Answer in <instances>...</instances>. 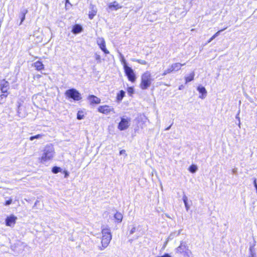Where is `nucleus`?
<instances>
[{
  "label": "nucleus",
  "mask_w": 257,
  "mask_h": 257,
  "mask_svg": "<svg viewBox=\"0 0 257 257\" xmlns=\"http://www.w3.org/2000/svg\"><path fill=\"white\" fill-rule=\"evenodd\" d=\"M55 156V151L53 147L49 145L45 147L42 156L40 158L41 162L43 164H46L52 160Z\"/></svg>",
  "instance_id": "f257e3e1"
},
{
  "label": "nucleus",
  "mask_w": 257,
  "mask_h": 257,
  "mask_svg": "<svg viewBox=\"0 0 257 257\" xmlns=\"http://www.w3.org/2000/svg\"><path fill=\"white\" fill-rule=\"evenodd\" d=\"M101 232L102 235L101 241V245L98 247L100 250H103L106 248L112 238L110 230L109 228H103Z\"/></svg>",
  "instance_id": "f03ea898"
},
{
  "label": "nucleus",
  "mask_w": 257,
  "mask_h": 257,
  "mask_svg": "<svg viewBox=\"0 0 257 257\" xmlns=\"http://www.w3.org/2000/svg\"><path fill=\"white\" fill-rule=\"evenodd\" d=\"M154 79L152 78L151 74L149 71H146L141 76V83L140 87L142 89H146L151 85Z\"/></svg>",
  "instance_id": "7ed1b4c3"
},
{
  "label": "nucleus",
  "mask_w": 257,
  "mask_h": 257,
  "mask_svg": "<svg viewBox=\"0 0 257 257\" xmlns=\"http://www.w3.org/2000/svg\"><path fill=\"white\" fill-rule=\"evenodd\" d=\"M65 95L74 100H79L81 99L80 93L74 88L67 90L65 92Z\"/></svg>",
  "instance_id": "20e7f679"
},
{
  "label": "nucleus",
  "mask_w": 257,
  "mask_h": 257,
  "mask_svg": "<svg viewBox=\"0 0 257 257\" xmlns=\"http://www.w3.org/2000/svg\"><path fill=\"white\" fill-rule=\"evenodd\" d=\"M124 70L128 79L132 82H135L136 77L133 69L128 66H124Z\"/></svg>",
  "instance_id": "39448f33"
},
{
  "label": "nucleus",
  "mask_w": 257,
  "mask_h": 257,
  "mask_svg": "<svg viewBox=\"0 0 257 257\" xmlns=\"http://www.w3.org/2000/svg\"><path fill=\"white\" fill-rule=\"evenodd\" d=\"M130 118H121V120L118 125V128L120 131H123L127 129L130 126Z\"/></svg>",
  "instance_id": "423d86ee"
},
{
  "label": "nucleus",
  "mask_w": 257,
  "mask_h": 257,
  "mask_svg": "<svg viewBox=\"0 0 257 257\" xmlns=\"http://www.w3.org/2000/svg\"><path fill=\"white\" fill-rule=\"evenodd\" d=\"M98 111L104 114H108L111 112L114 113V108L106 105L100 106L98 108Z\"/></svg>",
  "instance_id": "0eeeda50"
},
{
  "label": "nucleus",
  "mask_w": 257,
  "mask_h": 257,
  "mask_svg": "<svg viewBox=\"0 0 257 257\" xmlns=\"http://www.w3.org/2000/svg\"><path fill=\"white\" fill-rule=\"evenodd\" d=\"M17 217L14 215H11L6 219V225L8 226H14L16 223Z\"/></svg>",
  "instance_id": "6e6552de"
},
{
  "label": "nucleus",
  "mask_w": 257,
  "mask_h": 257,
  "mask_svg": "<svg viewBox=\"0 0 257 257\" xmlns=\"http://www.w3.org/2000/svg\"><path fill=\"white\" fill-rule=\"evenodd\" d=\"M97 43L99 46V48L105 54H108L109 51L105 48V43L104 40L102 38H98L97 39Z\"/></svg>",
  "instance_id": "1a4fd4ad"
},
{
  "label": "nucleus",
  "mask_w": 257,
  "mask_h": 257,
  "mask_svg": "<svg viewBox=\"0 0 257 257\" xmlns=\"http://www.w3.org/2000/svg\"><path fill=\"white\" fill-rule=\"evenodd\" d=\"M0 88L3 93L7 92L9 89V83L5 79H3L0 82Z\"/></svg>",
  "instance_id": "9d476101"
},
{
  "label": "nucleus",
  "mask_w": 257,
  "mask_h": 257,
  "mask_svg": "<svg viewBox=\"0 0 257 257\" xmlns=\"http://www.w3.org/2000/svg\"><path fill=\"white\" fill-rule=\"evenodd\" d=\"M188 248V246L183 241H181L180 245L175 249L177 253H183Z\"/></svg>",
  "instance_id": "9b49d317"
},
{
  "label": "nucleus",
  "mask_w": 257,
  "mask_h": 257,
  "mask_svg": "<svg viewBox=\"0 0 257 257\" xmlns=\"http://www.w3.org/2000/svg\"><path fill=\"white\" fill-rule=\"evenodd\" d=\"M90 11L89 12V18L90 20H92L94 16L96 15L97 13V9L95 6L93 5H90L89 8Z\"/></svg>",
  "instance_id": "f8f14e48"
},
{
  "label": "nucleus",
  "mask_w": 257,
  "mask_h": 257,
  "mask_svg": "<svg viewBox=\"0 0 257 257\" xmlns=\"http://www.w3.org/2000/svg\"><path fill=\"white\" fill-rule=\"evenodd\" d=\"M122 6H120L116 2H113L109 4L108 8L111 10H117L121 8Z\"/></svg>",
  "instance_id": "ddd939ff"
},
{
  "label": "nucleus",
  "mask_w": 257,
  "mask_h": 257,
  "mask_svg": "<svg viewBox=\"0 0 257 257\" xmlns=\"http://www.w3.org/2000/svg\"><path fill=\"white\" fill-rule=\"evenodd\" d=\"M88 99L91 104H99L100 102V98L93 95L89 96Z\"/></svg>",
  "instance_id": "4468645a"
},
{
  "label": "nucleus",
  "mask_w": 257,
  "mask_h": 257,
  "mask_svg": "<svg viewBox=\"0 0 257 257\" xmlns=\"http://www.w3.org/2000/svg\"><path fill=\"white\" fill-rule=\"evenodd\" d=\"M185 63L181 64L180 63H175L171 65L173 71H178L181 69V67L184 66Z\"/></svg>",
  "instance_id": "2eb2a0df"
},
{
  "label": "nucleus",
  "mask_w": 257,
  "mask_h": 257,
  "mask_svg": "<svg viewBox=\"0 0 257 257\" xmlns=\"http://www.w3.org/2000/svg\"><path fill=\"white\" fill-rule=\"evenodd\" d=\"M197 90L200 93H202V95L200 96V98H201V99H204L205 96L206 95L207 93V91L205 87L203 86H198L197 88Z\"/></svg>",
  "instance_id": "dca6fc26"
},
{
  "label": "nucleus",
  "mask_w": 257,
  "mask_h": 257,
  "mask_svg": "<svg viewBox=\"0 0 257 257\" xmlns=\"http://www.w3.org/2000/svg\"><path fill=\"white\" fill-rule=\"evenodd\" d=\"M28 13V10L26 9H24L21 10L20 14V17L21 18V23L20 24H21L25 20V16Z\"/></svg>",
  "instance_id": "f3484780"
},
{
  "label": "nucleus",
  "mask_w": 257,
  "mask_h": 257,
  "mask_svg": "<svg viewBox=\"0 0 257 257\" xmlns=\"http://www.w3.org/2000/svg\"><path fill=\"white\" fill-rule=\"evenodd\" d=\"M82 30V28L81 26L79 25H75L72 30V32L74 34H78L80 32H81Z\"/></svg>",
  "instance_id": "a211bd4d"
},
{
  "label": "nucleus",
  "mask_w": 257,
  "mask_h": 257,
  "mask_svg": "<svg viewBox=\"0 0 257 257\" xmlns=\"http://www.w3.org/2000/svg\"><path fill=\"white\" fill-rule=\"evenodd\" d=\"M181 231L182 230H179L178 231L172 232L167 238L170 240L173 239L175 236H178L181 233Z\"/></svg>",
  "instance_id": "6ab92c4d"
},
{
  "label": "nucleus",
  "mask_w": 257,
  "mask_h": 257,
  "mask_svg": "<svg viewBox=\"0 0 257 257\" xmlns=\"http://www.w3.org/2000/svg\"><path fill=\"white\" fill-rule=\"evenodd\" d=\"M34 66L38 70H41L44 69V65L40 61H37L34 63Z\"/></svg>",
  "instance_id": "aec40b11"
},
{
  "label": "nucleus",
  "mask_w": 257,
  "mask_h": 257,
  "mask_svg": "<svg viewBox=\"0 0 257 257\" xmlns=\"http://www.w3.org/2000/svg\"><path fill=\"white\" fill-rule=\"evenodd\" d=\"M114 217L118 222H120L122 221L123 217L122 214L119 212H116L114 214Z\"/></svg>",
  "instance_id": "412c9836"
},
{
  "label": "nucleus",
  "mask_w": 257,
  "mask_h": 257,
  "mask_svg": "<svg viewBox=\"0 0 257 257\" xmlns=\"http://www.w3.org/2000/svg\"><path fill=\"white\" fill-rule=\"evenodd\" d=\"M226 29V28H225L224 29L220 30L218 31V32H217L214 35H213L210 38V39L208 41V43L211 42L214 39H215L216 37H217L220 34V32H221L222 31H223V30H224Z\"/></svg>",
  "instance_id": "4be33fe9"
},
{
  "label": "nucleus",
  "mask_w": 257,
  "mask_h": 257,
  "mask_svg": "<svg viewBox=\"0 0 257 257\" xmlns=\"http://www.w3.org/2000/svg\"><path fill=\"white\" fill-rule=\"evenodd\" d=\"M125 92L123 90H121L119 91V93L117 95V99L118 101H121L123 97L124 96Z\"/></svg>",
  "instance_id": "5701e85b"
},
{
  "label": "nucleus",
  "mask_w": 257,
  "mask_h": 257,
  "mask_svg": "<svg viewBox=\"0 0 257 257\" xmlns=\"http://www.w3.org/2000/svg\"><path fill=\"white\" fill-rule=\"evenodd\" d=\"M197 167L196 165H192L191 166H190V167H189V170L190 172L192 173H194L196 172V171L197 170Z\"/></svg>",
  "instance_id": "b1692460"
},
{
  "label": "nucleus",
  "mask_w": 257,
  "mask_h": 257,
  "mask_svg": "<svg viewBox=\"0 0 257 257\" xmlns=\"http://www.w3.org/2000/svg\"><path fill=\"white\" fill-rule=\"evenodd\" d=\"M187 200H188V199H187V196L186 195H184L183 197V200L184 203L185 208H186V210L188 211L189 209V206L187 203Z\"/></svg>",
  "instance_id": "393cba45"
},
{
  "label": "nucleus",
  "mask_w": 257,
  "mask_h": 257,
  "mask_svg": "<svg viewBox=\"0 0 257 257\" xmlns=\"http://www.w3.org/2000/svg\"><path fill=\"white\" fill-rule=\"evenodd\" d=\"M194 77V74L192 73L189 75V76L185 78L186 83L189 82L193 80Z\"/></svg>",
  "instance_id": "a878e982"
},
{
  "label": "nucleus",
  "mask_w": 257,
  "mask_h": 257,
  "mask_svg": "<svg viewBox=\"0 0 257 257\" xmlns=\"http://www.w3.org/2000/svg\"><path fill=\"white\" fill-rule=\"evenodd\" d=\"M173 72V70L172 68L171 65L166 70H165L164 72L162 74L163 76H165L167 74L170 73L171 72Z\"/></svg>",
  "instance_id": "bb28decb"
},
{
  "label": "nucleus",
  "mask_w": 257,
  "mask_h": 257,
  "mask_svg": "<svg viewBox=\"0 0 257 257\" xmlns=\"http://www.w3.org/2000/svg\"><path fill=\"white\" fill-rule=\"evenodd\" d=\"M44 136L43 134H39L34 136H32L30 138V141H33L34 139H39L42 138Z\"/></svg>",
  "instance_id": "cd10ccee"
},
{
  "label": "nucleus",
  "mask_w": 257,
  "mask_h": 257,
  "mask_svg": "<svg viewBox=\"0 0 257 257\" xmlns=\"http://www.w3.org/2000/svg\"><path fill=\"white\" fill-rule=\"evenodd\" d=\"M84 117L83 112L82 111H79L77 113V118L79 120L83 119Z\"/></svg>",
  "instance_id": "c85d7f7f"
},
{
  "label": "nucleus",
  "mask_w": 257,
  "mask_h": 257,
  "mask_svg": "<svg viewBox=\"0 0 257 257\" xmlns=\"http://www.w3.org/2000/svg\"><path fill=\"white\" fill-rule=\"evenodd\" d=\"M133 61H136L138 62L139 64H141L142 65H146L147 64V62L145 60H141V59H133Z\"/></svg>",
  "instance_id": "c756f323"
},
{
  "label": "nucleus",
  "mask_w": 257,
  "mask_h": 257,
  "mask_svg": "<svg viewBox=\"0 0 257 257\" xmlns=\"http://www.w3.org/2000/svg\"><path fill=\"white\" fill-rule=\"evenodd\" d=\"M183 253L184 257H190L191 252L189 249H187Z\"/></svg>",
  "instance_id": "7c9ffc66"
},
{
  "label": "nucleus",
  "mask_w": 257,
  "mask_h": 257,
  "mask_svg": "<svg viewBox=\"0 0 257 257\" xmlns=\"http://www.w3.org/2000/svg\"><path fill=\"white\" fill-rule=\"evenodd\" d=\"M60 170H61L60 168L58 167H54L52 168V171L53 173L56 174V173H58V172H59L60 171Z\"/></svg>",
  "instance_id": "2f4dec72"
},
{
  "label": "nucleus",
  "mask_w": 257,
  "mask_h": 257,
  "mask_svg": "<svg viewBox=\"0 0 257 257\" xmlns=\"http://www.w3.org/2000/svg\"><path fill=\"white\" fill-rule=\"evenodd\" d=\"M121 62L123 64V68L124 69V66H127L125 59H124V57L121 54Z\"/></svg>",
  "instance_id": "473e14b6"
},
{
  "label": "nucleus",
  "mask_w": 257,
  "mask_h": 257,
  "mask_svg": "<svg viewBox=\"0 0 257 257\" xmlns=\"http://www.w3.org/2000/svg\"><path fill=\"white\" fill-rule=\"evenodd\" d=\"M0 99V103L2 104L4 102L5 100H3L4 98H6L7 97V95H5V94H1Z\"/></svg>",
  "instance_id": "72a5a7b5"
},
{
  "label": "nucleus",
  "mask_w": 257,
  "mask_h": 257,
  "mask_svg": "<svg viewBox=\"0 0 257 257\" xmlns=\"http://www.w3.org/2000/svg\"><path fill=\"white\" fill-rule=\"evenodd\" d=\"M12 203V199L10 198L9 200H7L5 205L6 206H8L9 205H10L11 203Z\"/></svg>",
  "instance_id": "f704fd0d"
},
{
  "label": "nucleus",
  "mask_w": 257,
  "mask_h": 257,
  "mask_svg": "<svg viewBox=\"0 0 257 257\" xmlns=\"http://www.w3.org/2000/svg\"><path fill=\"white\" fill-rule=\"evenodd\" d=\"M136 230V227L134 226L130 230V234H133L135 232Z\"/></svg>",
  "instance_id": "c9c22d12"
},
{
  "label": "nucleus",
  "mask_w": 257,
  "mask_h": 257,
  "mask_svg": "<svg viewBox=\"0 0 257 257\" xmlns=\"http://www.w3.org/2000/svg\"><path fill=\"white\" fill-rule=\"evenodd\" d=\"M95 59H96V60H98V61H99L100 62V56L99 55H98V54H95Z\"/></svg>",
  "instance_id": "e433bc0d"
},
{
  "label": "nucleus",
  "mask_w": 257,
  "mask_h": 257,
  "mask_svg": "<svg viewBox=\"0 0 257 257\" xmlns=\"http://www.w3.org/2000/svg\"><path fill=\"white\" fill-rule=\"evenodd\" d=\"M170 240H169L168 238H167V240H166V241L165 242L164 244V245L163 246V248H165L167 245V244H168V241H169Z\"/></svg>",
  "instance_id": "4c0bfd02"
},
{
  "label": "nucleus",
  "mask_w": 257,
  "mask_h": 257,
  "mask_svg": "<svg viewBox=\"0 0 257 257\" xmlns=\"http://www.w3.org/2000/svg\"><path fill=\"white\" fill-rule=\"evenodd\" d=\"M128 92L129 93H132L133 92V88L132 87H129L128 89Z\"/></svg>",
  "instance_id": "58836bf2"
},
{
  "label": "nucleus",
  "mask_w": 257,
  "mask_h": 257,
  "mask_svg": "<svg viewBox=\"0 0 257 257\" xmlns=\"http://www.w3.org/2000/svg\"><path fill=\"white\" fill-rule=\"evenodd\" d=\"M250 251L251 252V254L249 257H254V253L253 252L251 248H250Z\"/></svg>",
  "instance_id": "ea45409f"
},
{
  "label": "nucleus",
  "mask_w": 257,
  "mask_h": 257,
  "mask_svg": "<svg viewBox=\"0 0 257 257\" xmlns=\"http://www.w3.org/2000/svg\"><path fill=\"white\" fill-rule=\"evenodd\" d=\"M119 154L121 155H123V154H125V151L124 150H121L120 152H119Z\"/></svg>",
  "instance_id": "a19ab883"
},
{
  "label": "nucleus",
  "mask_w": 257,
  "mask_h": 257,
  "mask_svg": "<svg viewBox=\"0 0 257 257\" xmlns=\"http://www.w3.org/2000/svg\"><path fill=\"white\" fill-rule=\"evenodd\" d=\"M239 113V111L238 112V114L236 115V118L238 119V121H239V126H240V118H239V117L238 116Z\"/></svg>",
  "instance_id": "79ce46f5"
},
{
  "label": "nucleus",
  "mask_w": 257,
  "mask_h": 257,
  "mask_svg": "<svg viewBox=\"0 0 257 257\" xmlns=\"http://www.w3.org/2000/svg\"><path fill=\"white\" fill-rule=\"evenodd\" d=\"M69 4V5H71V4L70 3L69 0H66V4H65V7H66L67 6V5Z\"/></svg>",
  "instance_id": "37998d69"
},
{
  "label": "nucleus",
  "mask_w": 257,
  "mask_h": 257,
  "mask_svg": "<svg viewBox=\"0 0 257 257\" xmlns=\"http://www.w3.org/2000/svg\"><path fill=\"white\" fill-rule=\"evenodd\" d=\"M68 175H69L68 173L67 172H66L65 173V178H67Z\"/></svg>",
  "instance_id": "c03bdc74"
},
{
  "label": "nucleus",
  "mask_w": 257,
  "mask_h": 257,
  "mask_svg": "<svg viewBox=\"0 0 257 257\" xmlns=\"http://www.w3.org/2000/svg\"><path fill=\"white\" fill-rule=\"evenodd\" d=\"M171 126V125H170V126H169L167 127L165 129V130H166V131H168V130H169Z\"/></svg>",
  "instance_id": "a18cd8bd"
},
{
  "label": "nucleus",
  "mask_w": 257,
  "mask_h": 257,
  "mask_svg": "<svg viewBox=\"0 0 257 257\" xmlns=\"http://www.w3.org/2000/svg\"><path fill=\"white\" fill-rule=\"evenodd\" d=\"M37 201H36V202H35V206H36V205H37Z\"/></svg>",
  "instance_id": "49530a36"
},
{
  "label": "nucleus",
  "mask_w": 257,
  "mask_h": 257,
  "mask_svg": "<svg viewBox=\"0 0 257 257\" xmlns=\"http://www.w3.org/2000/svg\"><path fill=\"white\" fill-rule=\"evenodd\" d=\"M37 201H36V202H35V206H36V205H37Z\"/></svg>",
  "instance_id": "de8ad7c7"
},
{
  "label": "nucleus",
  "mask_w": 257,
  "mask_h": 257,
  "mask_svg": "<svg viewBox=\"0 0 257 257\" xmlns=\"http://www.w3.org/2000/svg\"><path fill=\"white\" fill-rule=\"evenodd\" d=\"M182 88V87H179V89H181Z\"/></svg>",
  "instance_id": "09e8293b"
},
{
  "label": "nucleus",
  "mask_w": 257,
  "mask_h": 257,
  "mask_svg": "<svg viewBox=\"0 0 257 257\" xmlns=\"http://www.w3.org/2000/svg\"><path fill=\"white\" fill-rule=\"evenodd\" d=\"M182 88V87H179V89H181Z\"/></svg>",
  "instance_id": "8fccbe9b"
}]
</instances>
